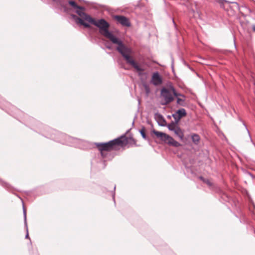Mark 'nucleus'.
Listing matches in <instances>:
<instances>
[{
  "label": "nucleus",
  "instance_id": "obj_1",
  "mask_svg": "<svg viewBox=\"0 0 255 255\" xmlns=\"http://www.w3.org/2000/svg\"><path fill=\"white\" fill-rule=\"evenodd\" d=\"M68 3L75 9V12L81 17H79L74 14H71V16L77 23H79L86 28L90 27L89 23L99 28V33L102 35L110 40L113 44L118 45L116 48V50L118 52L126 46L120 38L116 36L112 31L109 30L110 24L105 19L100 18L96 20L89 14L83 11L85 10V7L78 5L74 0H69L68 1Z\"/></svg>",
  "mask_w": 255,
  "mask_h": 255
},
{
  "label": "nucleus",
  "instance_id": "obj_2",
  "mask_svg": "<svg viewBox=\"0 0 255 255\" xmlns=\"http://www.w3.org/2000/svg\"><path fill=\"white\" fill-rule=\"evenodd\" d=\"M26 122L27 124L29 125L32 128L34 131L46 138L69 146L76 147H80L79 144L81 142V140L80 139L69 136L65 133L52 129L43 125L32 117H27Z\"/></svg>",
  "mask_w": 255,
  "mask_h": 255
},
{
  "label": "nucleus",
  "instance_id": "obj_3",
  "mask_svg": "<svg viewBox=\"0 0 255 255\" xmlns=\"http://www.w3.org/2000/svg\"><path fill=\"white\" fill-rule=\"evenodd\" d=\"M128 143V139L125 134L111 140L107 142H96L95 144L100 151L101 154L103 158H106V151H110L113 149H117V146L124 147Z\"/></svg>",
  "mask_w": 255,
  "mask_h": 255
},
{
  "label": "nucleus",
  "instance_id": "obj_4",
  "mask_svg": "<svg viewBox=\"0 0 255 255\" xmlns=\"http://www.w3.org/2000/svg\"><path fill=\"white\" fill-rule=\"evenodd\" d=\"M119 52L122 55L127 63L131 65L138 72L139 76H144L145 77L147 76V73L144 72V69L141 68L130 55L132 53L131 48L126 46Z\"/></svg>",
  "mask_w": 255,
  "mask_h": 255
},
{
  "label": "nucleus",
  "instance_id": "obj_5",
  "mask_svg": "<svg viewBox=\"0 0 255 255\" xmlns=\"http://www.w3.org/2000/svg\"><path fill=\"white\" fill-rule=\"evenodd\" d=\"M152 132L161 140L164 142L167 141V143L169 145H171L174 147H178L181 145L179 142L174 140L172 137L165 133L157 131L154 129L152 130Z\"/></svg>",
  "mask_w": 255,
  "mask_h": 255
},
{
  "label": "nucleus",
  "instance_id": "obj_6",
  "mask_svg": "<svg viewBox=\"0 0 255 255\" xmlns=\"http://www.w3.org/2000/svg\"><path fill=\"white\" fill-rule=\"evenodd\" d=\"M160 96L164 100V102L161 103V104L163 106L171 103L174 99L169 90L165 87H163L161 89Z\"/></svg>",
  "mask_w": 255,
  "mask_h": 255
},
{
  "label": "nucleus",
  "instance_id": "obj_7",
  "mask_svg": "<svg viewBox=\"0 0 255 255\" xmlns=\"http://www.w3.org/2000/svg\"><path fill=\"white\" fill-rule=\"evenodd\" d=\"M52 1H53V6L54 9L57 12H68L69 8L67 7V4L63 0H52Z\"/></svg>",
  "mask_w": 255,
  "mask_h": 255
},
{
  "label": "nucleus",
  "instance_id": "obj_8",
  "mask_svg": "<svg viewBox=\"0 0 255 255\" xmlns=\"http://www.w3.org/2000/svg\"><path fill=\"white\" fill-rule=\"evenodd\" d=\"M113 18L124 26L129 27L131 26L129 19L124 15H115Z\"/></svg>",
  "mask_w": 255,
  "mask_h": 255
},
{
  "label": "nucleus",
  "instance_id": "obj_9",
  "mask_svg": "<svg viewBox=\"0 0 255 255\" xmlns=\"http://www.w3.org/2000/svg\"><path fill=\"white\" fill-rule=\"evenodd\" d=\"M162 82V79L158 72L153 73L152 76L151 83L154 86H157Z\"/></svg>",
  "mask_w": 255,
  "mask_h": 255
},
{
  "label": "nucleus",
  "instance_id": "obj_10",
  "mask_svg": "<svg viewBox=\"0 0 255 255\" xmlns=\"http://www.w3.org/2000/svg\"><path fill=\"white\" fill-rule=\"evenodd\" d=\"M187 115V112L185 109L180 108L177 110L175 113L172 114V116H174L177 118L181 119L182 118L185 117Z\"/></svg>",
  "mask_w": 255,
  "mask_h": 255
},
{
  "label": "nucleus",
  "instance_id": "obj_11",
  "mask_svg": "<svg viewBox=\"0 0 255 255\" xmlns=\"http://www.w3.org/2000/svg\"><path fill=\"white\" fill-rule=\"evenodd\" d=\"M155 119L157 120L159 126L161 127H165L166 126V125L164 124L166 123V120L160 114L158 113H156L155 114Z\"/></svg>",
  "mask_w": 255,
  "mask_h": 255
},
{
  "label": "nucleus",
  "instance_id": "obj_12",
  "mask_svg": "<svg viewBox=\"0 0 255 255\" xmlns=\"http://www.w3.org/2000/svg\"><path fill=\"white\" fill-rule=\"evenodd\" d=\"M172 131H173L175 134L181 140H183L184 132L179 127H176V128L174 129Z\"/></svg>",
  "mask_w": 255,
  "mask_h": 255
},
{
  "label": "nucleus",
  "instance_id": "obj_13",
  "mask_svg": "<svg viewBox=\"0 0 255 255\" xmlns=\"http://www.w3.org/2000/svg\"><path fill=\"white\" fill-rule=\"evenodd\" d=\"M23 219H24V227L26 229V234L25 235V239H28L30 240L29 235H28V227H27V220H26V209L24 207V205H23Z\"/></svg>",
  "mask_w": 255,
  "mask_h": 255
},
{
  "label": "nucleus",
  "instance_id": "obj_14",
  "mask_svg": "<svg viewBox=\"0 0 255 255\" xmlns=\"http://www.w3.org/2000/svg\"><path fill=\"white\" fill-rule=\"evenodd\" d=\"M191 139L195 145H198L200 143L201 137L199 134L194 133L191 134Z\"/></svg>",
  "mask_w": 255,
  "mask_h": 255
},
{
  "label": "nucleus",
  "instance_id": "obj_15",
  "mask_svg": "<svg viewBox=\"0 0 255 255\" xmlns=\"http://www.w3.org/2000/svg\"><path fill=\"white\" fill-rule=\"evenodd\" d=\"M139 132L140 133L142 137L145 139L149 140L148 138L147 137L146 133H145V128L144 127H142L141 128L139 129Z\"/></svg>",
  "mask_w": 255,
  "mask_h": 255
},
{
  "label": "nucleus",
  "instance_id": "obj_16",
  "mask_svg": "<svg viewBox=\"0 0 255 255\" xmlns=\"http://www.w3.org/2000/svg\"><path fill=\"white\" fill-rule=\"evenodd\" d=\"M176 103L181 106L184 107L186 106L185 98H177Z\"/></svg>",
  "mask_w": 255,
  "mask_h": 255
},
{
  "label": "nucleus",
  "instance_id": "obj_17",
  "mask_svg": "<svg viewBox=\"0 0 255 255\" xmlns=\"http://www.w3.org/2000/svg\"><path fill=\"white\" fill-rule=\"evenodd\" d=\"M217 2L220 4V7L222 8H224L225 7V5H224L225 3H235L234 2L230 1H229L227 0H217Z\"/></svg>",
  "mask_w": 255,
  "mask_h": 255
},
{
  "label": "nucleus",
  "instance_id": "obj_18",
  "mask_svg": "<svg viewBox=\"0 0 255 255\" xmlns=\"http://www.w3.org/2000/svg\"><path fill=\"white\" fill-rule=\"evenodd\" d=\"M0 184L4 188L7 190H10L11 189V186L6 182H5L0 179Z\"/></svg>",
  "mask_w": 255,
  "mask_h": 255
},
{
  "label": "nucleus",
  "instance_id": "obj_19",
  "mask_svg": "<svg viewBox=\"0 0 255 255\" xmlns=\"http://www.w3.org/2000/svg\"><path fill=\"white\" fill-rule=\"evenodd\" d=\"M176 127H178V126H176L173 122V121H171V122L169 124H168L167 125V127L168 128V129L170 130V131H172L174 129H175V128H176Z\"/></svg>",
  "mask_w": 255,
  "mask_h": 255
},
{
  "label": "nucleus",
  "instance_id": "obj_20",
  "mask_svg": "<svg viewBox=\"0 0 255 255\" xmlns=\"http://www.w3.org/2000/svg\"><path fill=\"white\" fill-rule=\"evenodd\" d=\"M127 137L128 138V143L127 145L128 144L131 145H136V141L132 137H130L129 138H128V137Z\"/></svg>",
  "mask_w": 255,
  "mask_h": 255
},
{
  "label": "nucleus",
  "instance_id": "obj_21",
  "mask_svg": "<svg viewBox=\"0 0 255 255\" xmlns=\"http://www.w3.org/2000/svg\"><path fill=\"white\" fill-rule=\"evenodd\" d=\"M11 108L15 111V113L16 114H17L18 116H21V115H24V114L23 113V112L22 111H21L20 110H19L18 109H17L13 106H12Z\"/></svg>",
  "mask_w": 255,
  "mask_h": 255
},
{
  "label": "nucleus",
  "instance_id": "obj_22",
  "mask_svg": "<svg viewBox=\"0 0 255 255\" xmlns=\"http://www.w3.org/2000/svg\"><path fill=\"white\" fill-rule=\"evenodd\" d=\"M239 120L242 123L243 125H244V126L245 127V128L246 129V130L247 131L250 137H251V135H250V131L245 124V123L244 122V121L240 117H239Z\"/></svg>",
  "mask_w": 255,
  "mask_h": 255
},
{
  "label": "nucleus",
  "instance_id": "obj_23",
  "mask_svg": "<svg viewBox=\"0 0 255 255\" xmlns=\"http://www.w3.org/2000/svg\"><path fill=\"white\" fill-rule=\"evenodd\" d=\"M143 86L145 90L146 93L147 94H148L150 92V88L149 86L146 83L143 84Z\"/></svg>",
  "mask_w": 255,
  "mask_h": 255
},
{
  "label": "nucleus",
  "instance_id": "obj_24",
  "mask_svg": "<svg viewBox=\"0 0 255 255\" xmlns=\"http://www.w3.org/2000/svg\"><path fill=\"white\" fill-rule=\"evenodd\" d=\"M172 117H173L174 120L173 122L177 126V125L179 123L180 119L177 118L174 116H172Z\"/></svg>",
  "mask_w": 255,
  "mask_h": 255
},
{
  "label": "nucleus",
  "instance_id": "obj_25",
  "mask_svg": "<svg viewBox=\"0 0 255 255\" xmlns=\"http://www.w3.org/2000/svg\"><path fill=\"white\" fill-rule=\"evenodd\" d=\"M170 88L172 92V93H173V95L175 96V95H176V93L177 92H176V90L175 89V88L173 86H172V85H171L170 86Z\"/></svg>",
  "mask_w": 255,
  "mask_h": 255
},
{
  "label": "nucleus",
  "instance_id": "obj_26",
  "mask_svg": "<svg viewBox=\"0 0 255 255\" xmlns=\"http://www.w3.org/2000/svg\"><path fill=\"white\" fill-rule=\"evenodd\" d=\"M203 182L207 184L209 186H212V183L208 179L206 178Z\"/></svg>",
  "mask_w": 255,
  "mask_h": 255
},
{
  "label": "nucleus",
  "instance_id": "obj_27",
  "mask_svg": "<svg viewBox=\"0 0 255 255\" xmlns=\"http://www.w3.org/2000/svg\"><path fill=\"white\" fill-rule=\"evenodd\" d=\"M115 189H116V185L114 186V192L112 193V198H113V200L115 204L116 203V201H115Z\"/></svg>",
  "mask_w": 255,
  "mask_h": 255
},
{
  "label": "nucleus",
  "instance_id": "obj_28",
  "mask_svg": "<svg viewBox=\"0 0 255 255\" xmlns=\"http://www.w3.org/2000/svg\"><path fill=\"white\" fill-rule=\"evenodd\" d=\"M174 96L175 97H176V98H180L179 97H181L182 98H185V96L183 94H181V93H177L176 95H175Z\"/></svg>",
  "mask_w": 255,
  "mask_h": 255
},
{
  "label": "nucleus",
  "instance_id": "obj_29",
  "mask_svg": "<svg viewBox=\"0 0 255 255\" xmlns=\"http://www.w3.org/2000/svg\"><path fill=\"white\" fill-rule=\"evenodd\" d=\"M171 67L172 69V71H174V58L172 55H171Z\"/></svg>",
  "mask_w": 255,
  "mask_h": 255
},
{
  "label": "nucleus",
  "instance_id": "obj_30",
  "mask_svg": "<svg viewBox=\"0 0 255 255\" xmlns=\"http://www.w3.org/2000/svg\"><path fill=\"white\" fill-rule=\"evenodd\" d=\"M199 178L201 180H202L203 182H204V180H205V179H206V178H204V177H203V176H199Z\"/></svg>",
  "mask_w": 255,
  "mask_h": 255
},
{
  "label": "nucleus",
  "instance_id": "obj_31",
  "mask_svg": "<svg viewBox=\"0 0 255 255\" xmlns=\"http://www.w3.org/2000/svg\"><path fill=\"white\" fill-rule=\"evenodd\" d=\"M171 18L172 19V21L173 22V24H174V26L176 27V23H175V21L174 20V18L173 17H171Z\"/></svg>",
  "mask_w": 255,
  "mask_h": 255
},
{
  "label": "nucleus",
  "instance_id": "obj_32",
  "mask_svg": "<svg viewBox=\"0 0 255 255\" xmlns=\"http://www.w3.org/2000/svg\"><path fill=\"white\" fill-rule=\"evenodd\" d=\"M106 46V48H108V49H111V46L110 45H107Z\"/></svg>",
  "mask_w": 255,
  "mask_h": 255
},
{
  "label": "nucleus",
  "instance_id": "obj_33",
  "mask_svg": "<svg viewBox=\"0 0 255 255\" xmlns=\"http://www.w3.org/2000/svg\"><path fill=\"white\" fill-rule=\"evenodd\" d=\"M253 30L254 31H255V25H254L253 26Z\"/></svg>",
  "mask_w": 255,
  "mask_h": 255
},
{
  "label": "nucleus",
  "instance_id": "obj_34",
  "mask_svg": "<svg viewBox=\"0 0 255 255\" xmlns=\"http://www.w3.org/2000/svg\"><path fill=\"white\" fill-rule=\"evenodd\" d=\"M171 117H172V115H171V116H169V115H168V116H167V118H168V119H170Z\"/></svg>",
  "mask_w": 255,
  "mask_h": 255
},
{
  "label": "nucleus",
  "instance_id": "obj_35",
  "mask_svg": "<svg viewBox=\"0 0 255 255\" xmlns=\"http://www.w3.org/2000/svg\"><path fill=\"white\" fill-rule=\"evenodd\" d=\"M22 116H24L25 117V118H26V117H27V115L25 116L24 114V115H22Z\"/></svg>",
  "mask_w": 255,
  "mask_h": 255
},
{
  "label": "nucleus",
  "instance_id": "obj_36",
  "mask_svg": "<svg viewBox=\"0 0 255 255\" xmlns=\"http://www.w3.org/2000/svg\"><path fill=\"white\" fill-rule=\"evenodd\" d=\"M22 116H24L25 117V118H26V117H27V115L25 116L24 114V115H22Z\"/></svg>",
  "mask_w": 255,
  "mask_h": 255
}]
</instances>
